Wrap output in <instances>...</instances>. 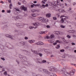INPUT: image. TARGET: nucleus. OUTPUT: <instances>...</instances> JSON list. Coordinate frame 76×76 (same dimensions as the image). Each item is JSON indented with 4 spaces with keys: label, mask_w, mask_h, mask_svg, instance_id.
Instances as JSON below:
<instances>
[{
    "label": "nucleus",
    "mask_w": 76,
    "mask_h": 76,
    "mask_svg": "<svg viewBox=\"0 0 76 76\" xmlns=\"http://www.w3.org/2000/svg\"><path fill=\"white\" fill-rule=\"evenodd\" d=\"M45 32L44 31H43V32L41 31L40 32V34H45Z\"/></svg>",
    "instance_id": "nucleus-24"
},
{
    "label": "nucleus",
    "mask_w": 76,
    "mask_h": 76,
    "mask_svg": "<svg viewBox=\"0 0 76 76\" xmlns=\"http://www.w3.org/2000/svg\"><path fill=\"white\" fill-rule=\"evenodd\" d=\"M7 13H10V10H7Z\"/></svg>",
    "instance_id": "nucleus-39"
},
{
    "label": "nucleus",
    "mask_w": 76,
    "mask_h": 76,
    "mask_svg": "<svg viewBox=\"0 0 76 76\" xmlns=\"http://www.w3.org/2000/svg\"><path fill=\"white\" fill-rule=\"evenodd\" d=\"M61 1H63V0H61Z\"/></svg>",
    "instance_id": "nucleus-64"
},
{
    "label": "nucleus",
    "mask_w": 76,
    "mask_h": 76,
    "mask_svg": "<svg viewBox=\"0 0 76 76\" xmlns=\"http://www.w3.org/2000/svg\"><path fill=\"white\" fill-rule=\"evenodd\" d=\"M20 8L21 9L23 10L24 12H25L27 10V8H26V7H25L23 5Z\"/></svg>",
    "instance_id": "nucleus-5"
},
{
    "label": "nucleus",
    "mask_w": 76,
    "mask_h": 76,
    "mask_svg": "<svg viewBox=\"0 0 76 76\" xmlns=\"http://www.w3.org/2000/svg\"><path fill=\"white\" fill-rule=\"evenodd\" d=\"M44 71H45V73H47L48 72V71L47 70H44Z\"/></svg>",
    "instance_id": "nucleus-30"
},
{
    "label": "nucleus",
    "mask_w": 76,
    "mask_h": 76,
    "mask_svg": "<svg viewBox=\"0 0 76 76\" xmlns=\"http://www.w3.org/2000/svg\"><path fill=\"white\" fill-rule=\"evenodd\" d=\"M49 70L50 71H53L54 72L56 70V68L53 66H51L49 68Z\"/></svg>",
    "instance_id": "nucleus-4"
},
{
    "label": "nucleus",
    "mask_w": 76,
    "mask_h": 76,
    "mask_svg": "<svg viewBox=\"0 0 76 76\" xmlns=\"http://www.w3.org/2000/svg\"><path fill=\"white\" fill-rule=\"evenodd\" d=\"M61 27L62 28H65V26H63V25H61Z\"/></svg>",
    "instance_id": "nucleus-22"
},
{
    "label": "nucleus",
    "mask_w": 76,
    "mask_h": 76,
    "mask_svg": "<svg viewBox=\"0 0 76 76\" xmlns=\"http://www.w3.org/2000/svg\"><path fill=\"white\" fill-rule=\"evenodd\" d=\"M66 49L67 50H71V48L69 47H67L66 48Z\"/></svg>",
    "instance_id": "nucleus-27"
},
{
    "label": "nucleus",
    "mask_w": 76,
    "mask_h": 76,
    "mask_svg": "<svg viewBox=\"0 0 76 76\" xmlns=\"http://www.w3.org/2000/svg\"><path fill=\"white\" fill-rule=\"evenodd\" d=\"M29 28L31 29H33V27L32 26H30L29 27Z\"/></svg>",
    "instance_id": "nucleus-41"
},
{
    "label": "nucleus",
    "mask_w": 76,
    "mask_h": 76,
    "mask_svg": "<svg viewBox=\"0 0 76 76\" xmlns=\"http://www.w3.org/2000/svg\"><path fill=\"white\" fill-rule=\"evenodd\" d=\"M48 19H44L42 21V23H45V22H48Z\"/></svg>",
    "instance_id": "nucleus-11"
},
{
    "label": "nucleus",
    "mask_w": 76,
    "mask_h": 76,
    "mask_svg": "<svg viewBox=\"0 0 76 76\" xmlns=\"http://www.w3.org/2000/svg\"><path fill=\"white\" fill-rule=\"evenodd\" d=\"M6 37H8V38H11L12 39H13V37H12V36H10L9 34H6L5 35Z\"/></svg>",
    "instance_id": "nucleus-9"
},
{
    "label": "nucleus",
    "mask_w": 76,
    "mask_h": 76,
    "mask_svg": "<svg viewBox=\"0 0 76 76\" xmlns=\"http://www.w3.org/2000/svg\"><path fill=\"white\" fill-rule=\"evenodd\" d=\"M53 20H57V18L56 17H53Z\"/></svg>",
    "instance_id": "nucleus-28"
},
{
    "label": "nucleus",
    "mask_w": 76,
    "mask_h": 76,
    "mask_svg": "<svg viewBox=\"0 0 76 76\" xmlns=\"http://www.w3.org/2000/svg\"><path fill=\"white\" fill-rule=\"evenodd\" d=\"M42 63H46V61L45 60H43L42 61Z\"/></svg>",
    "instance_id": "nucleus-35"
},
{
    "label": "nucleus",
    "mask_w": 76,
    "mask_h": 76,
    "mask_svg": "<svg viewBox=\"0 0 76 76\" xmlns=\"http://www.w3.org/2000/svg\"><path fill=\"white\" fill-rule=\"evenodd\" d=\"M61 52H64V49H61L60 50Z\"/></svg>",
    "instance_id": "nucleus-26"
},
{
    "label": "nucleus",
    "mask_w": 76,
    "mask_h": 76,
    "mask_svg": "<svg viewBox=\"0 0 76 76\" xmlns=\"http://www.w3.org/2000/svg\"><path fill=\"white\" fill-rule=\"evenodd\" d=\"M1 59L2 60H3L4 61V60H5V59L4 58H1Z\"/></svg>",
    "instance_id": "nucleus-43"
},
{
    "label": "nucleus",
    "mask_w": 76,
    "mask_h": 76,
    "mask_svg": "<svg viewBox=\"0 0 76 76\" xmlns=\"http://www.w3.org/2000/svg\"><path fill=\"white\" fill-rule=\"evenodd\" d=\"M28 42L29 43H30V44H32V43H33V42H35V40H29Z\"/></svg>",
    "instance_id": "nucleus-12"
},
{
    "label": "nucleus",
    "mask_w": 76,
    "mask_h": 76,
    "mask_svg": "<svg viewBox=\"0 0 76 76\" xmlns=\"http://www.w3.org/2000/svg\"><path fill=\"white\" fill-rule=\"evenodd\" d=\"M71 44H72V45H75V43H73V42H72L71 43Z\"/></svg>",
    "instance_id": "nucleus-36"
},
{
    "label": "nucleus",
    "mask_w": 76,
    "mask_h": 76,
    "mask_svg": "<svg viewBox=\"0 0 76 76\" xmlns=\"http://www.w3.org/2000/svg\"><path fill=\"white\" fill-rule=\"evenodd\" d=\"M74 52H75V53H76V50H74Z\"/></svg>",
    "instance_id": "nucleus-61"
},
{
    "label": "nucleus",
    "mask_w": 76,
    "mask_h": 76,
    "mask_svg": "<svg viewBox=\"0 0 76 76\" xmlns=\"http://www.w3.org/2000/svg\"><path fill=\"white\" fill-rule=\"evenodd\" d=\"M38 14L37 13H32L31 14V16L33 17H36L37 16Z\"/></svg>",
    "instance_id": "nucleus-10"
},
{
    "label": "nucleus",
    "mask_w": 76,
    "mask_h": 76,
    "mask_svg": "<svg viewBox=\"0 0 76 76\" xmlns=\"http://www.w3.org/2000/svg\"><path fill=\"white\" fill-rule=\"evenodd\" d=\"M46 16L47 17H48V18H50V17L51 16V14L50 13L47 14L46 15Z\"/></svg>",
    "instance_id": "nucleus-16"
},
{
    "label": "nucleus",
    "mask_w": 76,
    "mask_h": 76,
    "mask_svg": "<svg viewBox=\"0 0 76 76\" xmlns=\"http://www.w3.org/2000/svg\"><path fill=\"white\" fill-rule=\"evenodd\" d=\"M45 53H46L47 54H48V50H47L46 49L45 50Z\"/></svg>",
    "instance_id": "nucleus-20"
},
{
    "label": "nucleus",
    "mask_w": 76,
    "mask_h": 76,
    "mask_svg": "<svg viewBox=\"0 0 76 76\" xmlns=\"http://www.w3.org/2000/svg\"><path fill=\"white\" fill-rule=\"evenodd\" d=\"M16 19H20V16H17L16 17Z\"/></svg>",
    "instance_id": "nucleus-25"
},
{
    "label": "nucleus",
    "mask_w": 76,
    "mask_h": 76,
    "mask_svg": "<svg viewBox=\"0 0 76 76\" xmlns=\"http://www.w3.org/2000/svg\"><path fill=\"white\" fill-rule=\"evenodd\" d=\"M34 5H32V4H31V7H32V8H33V7H34Z\"/></svg>",
    "instance_id": "nucleus-31"
},
{
    "label": "nucleus",
    "mask_w": 76,
    "mask_h": 76,
    "mask_svg": "<svg viewBox=\"0 0 76 76\" xmlns=\"http://www.w3.org/2000/svg\"><path fill=\"white\" fill-rule=\"evenodd\" d=\"M65 12V11H64V10H62V12Z\"/></svg>",
    "instance_id": "nucleus-49"
},
{
    "label": "nucleus",
    "mask_w": 76,
    "mask_h": 76,
    "mask_svg": "<svg viewBox=\"0 0 76 76\" xmlns=\"http://www.w3.org/2000/svg\"><path fill=\"white\" fill-rule=\"evenodd\" d=\"M8 2L10 3H11V0H8Z\"/></svg>",
    "instance_id": "nucleus-48"
},
{
    "label": "nucleus",
    "mask_w": 76,
    "mask_h": 76,
    "mask_svg": "<svg viewBox=\"0 0 76 76\" xmlns=\"http://www.w3.org/2000/svg\"><path fill=\"white\" fill-rule=\"evenodd\" d=\"M37 63H39V64H42V61L40 62L39 61H38Z\"/></svg>",
    "instance_id": "nucleus-33"
},
{
    "label": "nucleus",
    "mask_w": 76,
    "mask_h": 76,
    "mask_svg": "<svg viewBox=\"0 0 76 76\" xmlns=\"http://www.w3.org/2000/svg\"><path fill=\"white\" fill-rule=\"evenodd\" d=\"M18 4L19 5H20V4H21L20 3V2H18Z\"/></svg>",
    "instance_id": "nucleus-56"
},
{
    "label": "nucleus",
    "mask_w": 76,
    "mask_h": 76,
    "mask_svg": "<svg viewBox=\"0 0 76 76\" xmlns=\"http://www.w3.org/2000/svg\"><path fill=\"white\" fill-rule=\"evenodd\" d=\"M39 55L40 57H42V54H41V53H39Z\"/></svg>",
    "instance_id": "nucleus-44"
},
{
    "label": "nucleus",
    "mask_w": 76,
    "mask_h": 76,
    "mask_svg": "<svg viewBox=\"0 0 76 76\" xmlns=\"http://www.w3.org/2000/svg\"><path fill=\"white\" fill-rule=\"evenodd\" d=\"M0 68H3V66H2L1 65H0Z\"/></svg>",
    "instance_id": "nucleus-57"
},
{
    "label": "nucleus",
    "mask_w": 76,
    "mask_h": 76,
    "mask_svg": "<svg viewBox=\"0 0 76 76\" xmlns=\"http://www.w3.org/2000/svg\"><path fill=\"white\" fill-rule=\"evenodd\" d=\"M72 37L74 38H76V36L75 35H72Z\"/></svg>",
    "instance_id": "nucleus-34"
},
{
    "label": "nucleus",
    "mask_w": 76,
    "mask_h": 76,
    "mask_svg": "<svg viewBox=\"0 0 76 76\" xmlns=\"http://www.w3.org/2000/svg\"><path fill=\"white\" fill-rule=\"evenodd\" d=\"M25 39H28V38L27 37H25Z\"/></svg>",
    "instance_id": "nucleus-45"
},
{
    "label": "nucleus",
    "mask_w": 76,
    "mask_h": 76,
    "mask_svg": "<svg viewBox=\"0 0 76 76\" xmlns=\"http://www.w3.org/2000/svg\"><path fill=\"white\" fill-rule=\"evenodd\" d=\"M58 11L59 12H62V10H60V9L58 10Z\"/></svg>",
    "instance_id": "nucleus-42"
},
{
    "label": "nucleus",
    "mask_w": 76,
    "mask_h": 76,
    "mask_svg": "<svg viewBox=\"0 0 76 76\" xmlns=\"http://www.w3.org/2000/svg\"><path fill=\"white\" fill-rule=\"evenodd\" d=\"M51 57H54V56L52 55L51 56Z\"/></svg>",
    "instance_id": "nucleus-58"
},
{
    "label": "nucleus",
    "mask_w": 76,
    "mask_h": 76,
    "mask_svg": "<svg viewBox=\"0 0 76 76\" xmlns=\"http://www.w3.org/2000/svg\"><path fill=\"white\" fill-rule=\"evenodd\" d=\"M19 26H20V28H22V27L21 26H20V25H19Z\"/></svg>",
    "instance_id": "nucleus-59"
},
{
    "label": "nucleus",
    "mask_w": 76,
    "mask_h": 76,
    "mask_svg": "<svg viewBox=\"0 0 76 76\" xmlns=\"http://www.w3.org/2000/svg\"><path fill=\"white\" fill-rule=\"evenodd\" d=\"M44 18L43 17H39L38 19V20H42Z\"/></svg>",
    "instance_id": "nucleus-15"
},
{
    "label": "nucleus",
    "mask_w": 76,
    "mask_h": 76,
    "mask_svg": "<svg viewBox=\"0 0 76 76\" xmlns=\"http://www.w3.org/2000/svg\"><path fill=\"white\" fill-rule=\"evenodd\" d=\"M64 17H63V19H64V20H66V19H68V17H67V16H66L64 15Z\"/></svg>",
    "instance_id": "nucleus-14"
},
{
    "label": "nucleus",
    "mask_w": 76,
    "mask_h": 76,
    "mask_svg": "<svg viewBox=\"0 0 76 76\" xmlns=\"http://www.w3.org/2000/svg\"><path fill=\"white\" fill-rule=\"evenodd\" d=\"M69 10H71V8H70L69 9Z\"/></svg>",
    "instance_id": "nucleus-63"
},
{
    "label": "nucleus",
    "mask_w": 76,
    "mask_h": 76,
    "mask_svg": "<svg viewBox=\"0 0 76 76\" xmlns=\"http://www.w3.org/2000/svg\"><path fill=\"white\" fill-rule=\"evenodd\" d=\"M68 1V2H69V3H70L71 1L70 0H66Z\"/></svg>",
    "instance_id": "nucleus-51"
},
{
    "label": "nucleus",
    "mask_w": 76,
    "mask_h": 76,
    "mask_svg": "<svg viewBox=\"0 0 76 76\" xmlns=\"http://www.w3.org/2000/svg\"><path fill=\"white\" fill-rule=\"evenodd\" d=\"M75 4H76V3H73V6H75Z\"/></svg>",
    "instance_id": "nucleus-53"
},
{
    "label": "nucleus",
    "mask_w": 76,
    "mask_h": 76,
    "mask_svg": "<svg viewBox=\"0 0 76 76\" xmlns=\"http://www.w3.org/2000/svg\"><path fill=\"white\" fill-rule=\"evenodd\" d=\"M56 42H54L53 43V45H56V44H57V42H58V43H60V44H61V42H60V41L58 40H56Z\"/></svg>",
    "instance_id": "nucleus-8"
},
{
    "label": "nucleus",
    "mask_w": 76,
    "mask_h": 76,
    "mask_svg": "<svg viewBox=\"0 0 76 76\" xmlns=\"http://www.w3.org/2000/svg\"><path fill=\"white\" fill-rule=\"evenodd\" d=\"M12 4H10V9H12Z\"/></svg>",
    "instance_id": "nucleus-21"
},
{
    "label": "nucleus",
    "mask_w": 76,
    "mask_h": 76,
    "mask_svg": "<svg viewBox=\"0 0 76 76\" xmlns=\"http://www.w3.org/2000/svg\"><path fill=\"white\" fill-rule=\"evenodd\" d=\"M21 44H24V42H21Z\"/></svg>",
    "instance_id": "nucleus-55"
},
{
    "label": "nucleus",
    "mask_w": 76,
    "mask_h": 76,
    "mask_svg": "<svg viewBox=\"0 0 76 76\" xmlns=\"http://www.w3.org/2000/svg\"><path fill=\"white\" fill-rule=\"evenodd\" d=\"M47 28H50V26L48 25L46 26Z\"/></svg>",
    "instance_id": "nucleus-38"
},
{
    "label": "nucleus",
    "mask_w": 76,
    "mask_h": 76,
    "mask_svg": "<svg viewBox=\"0 0 76 76\" xmlns=\"http://www.w3.org/2000/svg\"><path fill=\"white\" fill-rule=\"evenodd\" d=\"M41 2L42 4H45V2H44L43 1H42Z\"/></svg>",
    "instance_id": "nucleus-37"
},
{
    "label": "nucleus",
    "mask_w": 76,
    "mask_h": 76,
    "mask_svg": "<svg viewBox=\"0 0 76 76\" xmlns=\"http://www.w3.org/2000/svg\"><path fill=\"white\" fill-rule=\"evenodd\" d=\"M43 1H47V0H42Z\"/></svg>",
    "instance_id": "nucleus-60"
},
{
    "label": "nucleus",
    "mask_w": 76,
    "mask_h": 76,
    "mask_svg": "<svg viewBox=\"0 0 76 76\" xmlns=\"http://www.w3.org/2000/svg\"><path fill=\"white\" fill-rule=\"evenodd\" d=\"M71 32L72 33H75V30H72L71 31Z\"/></svg>",
    "instance_id": "nucleus-40"
},
{
    "label": "nucleus",
    "mask_w": 76,
    "mask_h": 76,
    "mask_svg": "<svg viewBox=\"0 0 76 76\" xmlns=\"http://www.w3.org/2000/svg\"><path fill=\"white\" fill-rule=\"evenodd\" d=\"M60 0H57V4H54V5L55 6H56L57 5H58L59 6H67V4L66 3H64V4H61L60 3Z\"/></svg>",
    "instance_id": "nucleus-1"
},
{
    "label": "nucleus",
    "mask_w": 76,
    "mask_h": 76,
    "mask_svg": "<svg viewBox=\"0 0 76 76\" xmlns=\"http://www.w3.org/2000/svg\"><path fill=\"white\" fill-rule=\"evenodd\" d=\"M54 38V35L53 34L51 35L50 36H48L46 37H45V39H48L49 38H50V39H53Z\"/></svg>",
    "instance_id": "nucleus-2"
},
{
    "label": "nucleus",
    "mask_w": 76,
    "mask_h": 76,
    "mask_svg": "<svg viewBox=\"0 0 76 76\" xmlns=\"http://www.w3.org/2000/svg\"><path fill=\"white\" fill-rule=\"evenodd\" d=\"M34 6L35 7H36V6H39V4H34Z\"/></svg>",
    "instance_id": "nucleus-32"
},
{
    "label": "nucleus",
    "mask_w": 76,
    "mask_h": 76,
    "mask_svg": "<svg viewBox=\"0 0 76 76\" xmlns=\"http://www.w3.org/2000/svg\"><path fill=\"white\" fill-rule=\"evenodd\" d=\"M60 45H57V46L56 47V48L57 49H59L60 48Z\"/></svg>",
    "instance_id": "nucleus-19"
},
{
    "label": "nucleus",
    "mask_w": 76,
    "mask_h": 76,
    "mask_svg": "<svg viewBox=\"0 0 76 76\" xmlns=\"http://www.w3.org/2000/svg\"><path fill=\"white\" fill-rule=\"evenodd\" d=\"M36 45H43L44 43L41 42H39L36 43Z\"/></svg>",
    "instance_id": "nucleus-7"
},
{
    "label": "nucleus",
    "mask_w": 76,
    "mask_h": 76,
    "mask_svg": "<svg viewBox=\"0 0 76 76\" xmlns=\"http://www.w3.org/2000/svg\"><path fill=\"white\" fill-rule=\"evenodd\" d=\"M33 25L34 26H35V27H33V28L35 29H36V28H37L38 26H39V24L38 23H34L33 24Z\"/></svg>",
    "instance_id": "nucleus-3"
},
{
    "label": "nucleus",
    "mask_w": 76,
    "mask_h": 76,
    "mask_svg": "<svg viewBox=\"0 0 76 76\" xmlns=\"http://www.w3.org/2000/svg\"><path fill=\"white\" fill-rule=\"evenodd\" d=\"M5 12V10H2V13H4V12Z\"/></svg>",
    "instance_id": "nucleus-47"
},
{
    "label": "nucleus",
    "mask_w": 76,
    "mask_h": 76,
    "mask_svg": "<svg viewBox=\"0 0 76 76\" xmlns=\"http://www.w3.org/2000/svg\"><path fill=\"white\" fill-rule=\"evenodd\" d=\"M1 3H2V4H3V3H4L3 1H1L0 2Z\"/></svg>",
    "instance_id": "nucleus-54"
},
{
    "label": "nucleus",
    "mask_w": 76,
    "mask_h": 76,
    "mask_svg": "<svg viewBox=\"0 0 76 76\" xmlns=\"http://www.w3.org/2000/svg\"><path fill=\"white\" fill-rule=\"evenodd\" d=\"M2 71H4V69H3Z\"/></svg>",
    "instance_id": "nucleus-62"
},
{
    "label": "nucleus",
    "mask_w": 76,
    "mask_h": 76,
    "mask_svg": "<svg viewBox=\"0 0 76 76\" xmlns=\"http://www.w3.org/2000/svg\"><path fill=\"white\" fill-rule=\"evenodd\" d=\"M37 10H31V12H32V13H34V12H36Z\"/></svg>",
    "instance_id": "nucleus-17"
},
{
    "label": "nucleus",
    "mask_w": 76,
    "mask_h": 76,
    "mask_svg": "<svg viewBox=\"0 0 76 76\" xmlns=\"http://www.w3.org/2000/svg\"><path fill=\"white\" fill-rule=\"evenodd\" d=\"M66 37L68 38H71V36H69V35H68L66 36Z\"/></svg>",
    "instance_id": "nucleus-23"
},
{
    "label": "nucleus",
    "mask_w": 76,
    "mask_h": 76,
    "mask_svg": "<svg viewBox=\"0 0 76 76\" xmlns=\"http://www.w3.org/2000/svg\"><path fill=\"white\" fill-rule=\"evenodd\" d=\"M15 10H16V11H17L16 12L17 13H20V10H19L18 9L15 8Z\"/></svg>",
    "instance_id": "nucleus-13"
},
{
    "label": "nucleus",
    "mask_w": 76,
    "mask_h": 76,
    "mask_svg": "<svg viewBox=\"0 0 76 76\" xmlns=\"http://www.w3.org/2000/svg\"><path fill=\"white\" fill-rule=\"evenodd\" d=\"M33 3H37V2L36 1H34L33 2Z\"/></svg>",
    "instance_id": "nucleus-52"
},
{
    "label": "nucleus",
    "mask_w": 76,
    "mask_h": 76,
    "mask_svg": "<svg viewBox=\"0 0 76 76\" xmlns=\"http://www.w3.org/2000/svg\"><path fill=\"white\" fill-rule=\"evenodd\" d=\"M45 6V7H48V4H46Z\"/></svg>",
    "instance_id": "nucleus-46"
},
{
    "label": "nucleus",
    "mask_w": 76,
    "mask_h": 76,
    "mask_svg": "<svg viewBox=\"0 0 76 76\" xmlns=\"http://www.w3.org/2000/svg\"><path fill=\"white\" fill-rule=\"evenodd\" d=\"M32 52H33V53H34L36 54H38V53H37V51L36 50H32Z\"/></svg>",
    "instance_id": "nucleus-18"
},
{
    "label": "nucleus",
    "mask_w": 76,
    "mask_h": 76,
    "mask_svg": "<svg viewBox=\"0 0 76 76\" xmlns=\"http://www.w3.org/2000/svg\"><path fill=\"white\" fill-rule=\"evenodd\" d=\"M42 7H43V8H45V5L44 4H42Z\"/></svg>",
    "instance_id": "nucleus-29"
},
{
    "label": "nucleus",
    "mask_w": 76,
    "mask_h": 76,
    "mask_svg": "<svg viewBox=\"0 0 76 76\" xmlns=\"http://www.w3.org/2000/svg\"><path fill=\"white\" fill-rule=\"evenodd\" d=\"M63 17H64V15H62L61 16V23H64V20L63 19Z\"/></svg>",
    "instance_id": "nucleus-6"
},
{
    "label": "nucleus",
    "mask_w": 76,
    "mask_h": 76,
    "mask_svg": "<svg viewBox=\"0 0 76 76\" xmlns=\"http://www.w3.org/2000/svg\"><path fill=\"white\" fill-rule=\"evenodd\" d=\"M72 65H73V66H75L76 67V64H72Z\"/></svg>",
    "instance_id": "nucleus-50"
}]
</instances>
